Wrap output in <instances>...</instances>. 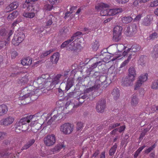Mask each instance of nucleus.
I'll use <instances>...</instances> for the list:
<instances>
[{
  "label": "nucleus",
  "instance_id": "f257e3e1",
  "mask_svg": "<svg viewBox=\"0 0 158 158\" xmlns=\"http://www.w3.org/2000/svg\"><path fill=\"white\" fill-rule=\"evenodd\" d=\"M81 32L80 31L74 34L70 39L62 43L60 46L61 49L66 48L67 50L77 54L81 48L80 43L83 40V38L81 37Z\"/></svg>",
  "mask_w": 158,
  "mask_h": 158
},
{
  "label": "nucleus",
  "instance_id": "f03ea898",
  "mask_svg": "<svg viewBox=\"0 0 158 158\" xmlns=\"http://www.w3.org/2000/svg\"><path fill=\"white\" fill-rule=\"evenodd\" d=\"M30 89V87H27L22 90L19 98V99L22 101L21 104H26L30 102L31 100V96L35 93L34 91L35 89H33L32 91Z\"/></svg>",
  "mask_w": 158,
  "mask_h": 158
},
{
  "label": "nucleus",
  "instance_id": "7ed1b4c3",
  "mask_svg": "<svg viewBox=\"0 0 158 158\" xmlns=\"http://www.w3.org/2000/svg\"><path fill=\"white\" fill-rule=\"evenodd\" d=\"M140 49V48L139 45H133L131 48H128L126 50H125L123 53L122 55H119L118 56H115L114 58L112 59V61H114L116 59H120L123 57L122 56H125L127 55L128 53L130 52H135L138 51Z\"/></svg>",
  "mask_w": 158,
  "mask_h": 158
},
{
  "label": "nucleus",
  "instance_id": "20e7f679",
  "mask_svg": "<svg viewBox=\"0 0 158 158\" xmlns=\"http://www.w3.org/2000/svg\"><path fill=\"white\" fill-rule=\"evenodd\" d=\"M148 77V74L147 73H144L140 75L135 82L134 89L137 90L139 89L142 84L147 80Z\"/></svg>",
  "mask_w": 158,
  "mask_h": 158
},
{
  "label": "nucleus",
  "instance_id": "39448f33",
  "mask_svg": "<svg viewBox=\"0 0 158 158\" xmlns=\"http://www.w3.org/2000/svg\"><path fill=\"white\" fill-rule=\"evenodd\" d=\"M60 131L65 135H69L71 133L73 129V126L71 123H65L60 127Z\"/></svg>",
  "mask_w": 158,
  "mask_h": 158
},
{
  "label": "nucleus",
  "instance_id": "423d86ee",
  "mask_svg": "<svg viewBox=\"0 0 158 158\" xmlns=\"http://www.w3.org/2000/svg\"><path fill=\"white\" fill-rule=\"evenodd\" d=\"M25 35L23 32L15 33L12 41V44L15 46H18L24 40Z\"/></svg>",
  "mask_w": 158,
  "mask_h": 158
},
{
  "label": "nucleus",
  "instance_id": "0eeeda50",
  "mask_svg": "<svg viewBox=\"0 0 158 158\" xmlns=\"http://www.w3.org/2000/svg\"><path fill=\"white\" fill-rule=\"evenodd\" d=\"M44 143L47 146L53 145L56 143V136L54 134L48 135L44 138Z\"/></svg>",
  "mask_w": 158,
  "mask_h": 158
},
{
  "label": "nucleus",
  "instance_id": "6e6552de",
  "mask_svg": "<svg viewBox=\"0 0 158 158\" xmlns=\"http://www.w3.org/2000/svg\"><path fill=\"white\" fill-rule=\"evenodd\" d=\"M73 80L72 79L69 78L66 83L65 82L61 83L59 86L60 89L62 90L63 91L66 92L73 86Z\"/></svg>",
  "mask_w": 158,
  "mask_h": 158
},
{
  "label": "nucleus",
  "instance_id": "1a4fd4ad",
  "mask_svg": "<svg viewBox=\"0 0 158 158\" xmlns=\"http://www.w3.org/2000/svg\"><path fill=\"white\" fill-rule=\"evenodd\" d=\"M34 84L35 86V87L37 88L35 90L36 92L37 89H42L48 85V83L40 77L35 80Z\"/></svg>",
  "mask_w": 158,
  "mask_h": 158
},
{
  "label": "nucleus",
  "instance_id": "9d476101",
  "mask_svg": "<svg viewBox=\"0 0 158 158\" xmlns=\"http://www.w3.org/2000/svg\"><path fill=\"white\" fill-rule=\"evenodd\" d=\"M153 19V16L152 15H148L142 19L141 24L142 25L149 26L151 25Z\"/></svg>",
  "mask_w": 158,
  "mask_h": 158
},
{
  "label": "nucleus",
  "instance_id": "9b49d317",
  "mask_svg": "<svg viewBox=\"0 0 158 158\" xmlns=\"http://www.w3.org/2000/svg\"><path fill=\"white\" fill-rule=\"evenodd\" d=\"M15 119L12 116H8L5 118H3L0 121V125L4 126H7L12 124L14 122Z\"/></svg>",
  "mask_w": 158,
  "mask_h": 158
},
{
  "label": "nucleus",
  "instance_id": "f8f14e48",
  "mask_svg": "<svg viewBox=\"0 0 158 158\" xmlns=\"http://www.w3.org/2000/svg\"><path fill=\"white\" fill-rule=\"evenodd\" d=\"M105 107L106 101L103 99L98 102L96 105V109L98 112L102 113L104 111Z\"/></svg>",
  "mask_w": 158,
  "mask_h": 158
},
{
  "label": "nucleus",
  "instance_id": "ddd939ff",
  "mask_svg": "<svg viewBox=\"0 0 158 158\" xmlns=\"http://www.w3.org/2000/svg\"><path fill=\"white\" fill-rule=\"evenodd\" d=\"M31 130L34 133L36 132L41 127L40 124L37 122L34 119L31 123Z\"/></svg>",
  "mask_w": 158,
  "mask_h": 158
},
{
  "label": "nucleus",
  "instance_id": "4468645a",
  "mask_svg": "<svg viewBox=\"0 0 158 158\" xmlns=\"http://www.w3.org/2000/svg\"><path fill=\"white\" fill-rule=\"evenodd\" d=\"M34 115H30L22 118L19 121L22 125L24 124H28V123L32 122V120L34 119Z\"/></svg>",
  "mask_w": 158,
  "mask_h": 158
},
{
  "label": "nucleus",
  "instance_id": "2eb2a0df",
  "mask_svg": "<svg viewBox=\"0 0 158 158\" xmlns=\"http://www.w3.org/2000/svg\"><path fill=\"white\" fill-rule=\"evenodd\" d=\"M62 76V75L60 74H58L54 76L53 78L52 79V82L51 83H49L50 85H56L60 82V79Z\"/></svg>",
  "mask_w": 158,
  "mask_h": 158
},
{
  "label": "nucleus",
  "instance_id": "dca6fc26",
  "mask_svg": "<svg viewBox=\"0 0 158 158\" xmlns=\"http://www.w3.org/2000/svg\"><path fill=\"white\" fill-rule=\"evenodd\" d=\"M19 6V3L17 2H13L6 7V12H10L17 8Z\"/></svg>",
  "mask_w": 158,
  "mask_h": 158
},
{
  "label": "nucleus",
  "instance_id": "f3484780",
  "mask_svg": "<svg viewBox=\"0 0 158 158\" xmlns=\"http://www.w3.org/2000/svg\"><path fill=\"white\" fill-rule=\"evenodd\" d=\"M122 11L123 10L121 8L108 9V15L113 16Z\"/></svg>",
  "mask_w": 158,
  "mask_h": 158
},
{
  "label": "nucleus",
  "instance_id": "a211bd4d",
  "mask_svg": "<svg viewBox=\"0 0 158 158\" xmlns=\"http://www.w3.org/2000/svg\"><path fill=\"white\" fill-rule=\"evenodd\" d=\"M101 87V85L99 84L95 83L94 85L91 87L86 89L84 91V93H86L98 90Z\"/></svg>",
  "mask_w": 158,
  "mask_h": 158
},
{
  "label": "nucleus",
  "instance_id": "6ab92c4d",
  "mask_svg": "<svg viewBox=\"0 0 158 158\" xmlns=\"http://www.w3.org/2000/svg\"><path fill=\"white\" fill-rule=\"evenodd\" d=\"M151 56L152 58L155 60L158 58V44H156L154 46Z\"/></svg>",
  "mask_w": 158,
  "mask_h": 158
},
{
  "label": "nucleus",
  "instance_id": "aec40b11",
  "mask_svg": "<svg viewBox=\"0 0 158 158\" xmlns=\"http://www.w3.org/2000/svg\"><path fill=\"white\" fill-rule=\"evenodd\" d=\"M135 79L129 78H125L123 79L122 84L123 86H128L131 85Z\"/></svg>",
  "mask_w": 158,
  "mask_h": 158
},
{
  "label": "nucleus",
  "instance_id": "412c9836",
  "mask_svg": "<svg viewBox=\"0 0 158 158\" xmlns=\"http://www.w3.org/2000/svg\"><path fill=\"white\" fill-rule=\"evenodd\" d=\"M110 6L109 4L101 2L96 6L95 9L98 11H100L101 10L103 9L108 8Z\"/></svg>",
  "mask_w": 158,
  "mask_h": 158
},
{
  "label": "nucleus",
  "instance_id": "4be33fe9",
  "mask_svg": "<svg viewBox=\"0 0 158 158\" xmlns=\"http://www.w3.org/2000/svg\"><path fill=\"white\" fill-rule=\"evenodd\" d=\"M59 53L58 52L54 53L51 57L50 60L53 64H56L59 60Z\"/></svg>",
  "mask_w": 158,
  "mask_h": 158
},
{
  "label": "nucleus",
  "instance_id": "5701e85b",
  "mask_svg": "<svg viewBox=\"0 0 158 158\" xmlns=\"http://www.w3.org/2000/svg\"><path fill=\"white\" fill-rule=\"evenodd\" d=\"M120 93L119 89L117 88L114 89L112 90L111 94L114 100H116L119 98Z\"/></svg>",
  "mask_w": 158,
  "mask_h": 158
},
{
  "label": "nucleus",
  "instance_id": "b1692460",
  "mask_svg": "<svg viewBox=\"0 0 158 158\" xmlns=\"http://www.w3.org/2000/svg\"><path fill=\"white\" fill-rule=\"evenodd\" d=\"M8 110L7 106L4 104L0 105V117L6 114Z\"/></svg>",
  "mask_w": 158,
  "mask_h": 158
},
{
  "label": "nucleus",
  "instance_id": "393cba45",
  "mask_svg": "<svg viewBox=\"0 0 158 158\" xmlns=\"http://www.w3.org/2000/svg\"><path fill=\"white\" fill-rule=\"evenodd\" d=\"M139 102V99L137 96L133 94L131 96V105L133 107L136 106Z\"/></svg>",
  "mask_w": 158,
  "mask_h": 158
},
{
  "label": "nucleus",
  "instance_id": "a878e982",
  "mask_svg": "<svg viewBox=\"0 0 158 158\" xmlns=\"http://www.w3.org/2000/svg\"><path fill=\"white\" fill-rule=\"evenodd\" d=\"M32 61V58L28 57L23 59L22 60L21 64L24 66H29L31 64Z\"/></svg>",
  "mask_w": 158,
  "mask_h": 158
},
{
  "label": "nucleus",
  "instance_id": "bb28decb",
  "mask_svg": "<svg viewBox=\"0 0 158 158\" xmlns=\"http://www.w3.org/2000/svg\"><path fill=\"white\" fill-rule=\"evenodd\" d=\"M128 33H130L131 35H133L136 32L137 30V26L135 24H132L131 26L128 27L127 30Z\"/></svg>",
  "mask_w": 158,
  "mask_h": 158
},
{
  "label": "nucleus",
  "instance_id": "cd10ccee",
  "mask_svg": "<svg viewBox=\"0 0 158 158\" xmlns=\"http://www.w3.org/2000/svg\"><path fill=\"white\" fill-rule=\"evenodd\" d=\"M128 77L129 78H132L135 79V78L136 75V71L135 68L132 67H131L129 70Z\"/></svg>",
  "mask_w": 158,
  "mask_h": 158
},
{
  "label": "nucleus",
  "instance_id": "c85d7f7f",
  "mask_svg": "<svg viewBox=\"0 0 158 158\" xmlns=\"http://www.w3.org/2000/svg\"><path fill=\"white\" fill-rule=\"evenodd\" d=\"M34 9H31V12H24L23 13V16L26 18H34L35 15V13L33 11Z\"/></svg>",
  "mask_w": 158,
  "mask_h": 158
},
{
  "label": "nucleus",
  "instance_id": "c756f323",
  "mask_svg": "<svg viewBox=\"0 0 158 158\" xmlns=\"http://www.w3.org/2000/svg\"><path fill=\"white\" fill-rule=\"evenodd\" d=\"M19 13L17 11H13L12 13L10 14L7 17V19L8 21L12 20L16 18L18 15Z\"/></svg>",
  "mask_w": 158,
  "mask_h": 158
},
{
  "label": "nucleus",
  "instance_id": "7c9ffc66",
  "mask_svg": "<svg viewBox=\"0 0 158 158\" xmlns=\"http://www.w3.org/2000/svg\"><path fill=\"white\" fill-rule=\"evenodd\" d=\"M65 147V146L63 143L59 144L52 149V151L54 153H56L59 151L62 148H64Z\"/></svg>",
  "mask_w": 158,
  "mask_h": 158
},
{
  "label": "nucleus",
  "instance_id": "2f4dec72",
  "mask_svg": "<svg viewBox=\"0 0 158 158\" xmlns=\"http://www.w3.org/2000/svg\"><path fill=\"white\" fill-rule=\"evenodd\" d=\"M39 77L47 83H50V81H51V77L50 75L48 73L43 74L40 77Z\"/></svg>",
  "mask_w": 158,
  "mask_h": 158
},
{
  "label": "nucleus",
  "instance_id": "473e14b6",
  "mask_svg": "<svg viewBox=\"0 0 158 158\" xmlns=\"http://www.w3.org/2000/svg\"><path fill=\"white\" fill-rule=\"evenodd\" d=\"M104 62V61L101 60L95 63H94L91 65V67L89 68V71H91L93 69L96 68L97 66L102 65Z\"/></svg>",
  "mask_w": 158,
  "mask_h": 158
},
{
  "label": "nucleus",
  "instance_id": "72a5a7b5",
  "mask_svg": "<svg viewBox=\"0 0 158 158\" xmlns=\"http://www.w3.org/2000/svg\"><path fill=\"white\" fill-rule=\"evenodd\" d=\"M121 19L123 23L126 24L130 23L133 20L132 18L130 16L123 17Z\"/></svg>",
  "mask_w": 158,
  "mask_h": 158
},
{
  "label": "nucleus",
  "instance_id": "f704fd0d",
  "mask_svg": "<svg viewBox=\"0 0 158 158\" xmlns=\"http://www.w3.org/2000/svg\"><path fill=\"white\" fill-rule=\"evenodd\" d=\"M53 0H49V2L50 4H46L44 6V8L47 10L50 11L53 7V5L54 4V2H52Z\"/></svg>",
  "mask_w": 158,
  "mask_h": 158
},
{
  "label": "nucleus",
  "instance_id": "c9c22d12",
  "mask_svg": "<svg viewBox=\"0 0 158 158\" xmlns=\"http://www.w3.org/2000/svg\"><path fill=\"white\" fill-rule=\"evenodd\" d=\"M122 33H113V39L115 41L118 42L120 39Z\"/></svg>",
  "mask_w": 158,
  "mask_h": 158
},
{
  "label": "nucleus",
  "instance_id": "e433bc0d",
  "mask_svg": "<svg viewBox=\"0 0 158 158\" xmlns=\"http://www.w3.org/2000/svg\"><path fill=\"white\" fill-rule=\"evenodd\" d=\"M107 77L105 76H101L99 78V80H96L95 83L100 84V82L101 83H105L106 82Z\"/></svg>",
  "mask_w": 158,
  "mask_h": 158
},
{
  "label": "nucleus",
  "instance_id": "4c0bfd02",
  "mask_svg": "<svg viewBox=\"0 0 158 158\" xmlns=\"http://www.w3.org/2000/svg\"><path fill=\"white\" fill-rule=\"evenodd\" d=\"M158 38V34L156 32H154L150 34L148 39V40H153Z\"/></svg>",
  "mask_w": 158,
  "mask_h": 158
},
{
  "label": "nucleus",
  "instance_id": "58836bf2",
  "mask_svg": "<svg viewBox=\"0 0 158 158\" xmlns=\"http://www.w3.org/2000/svg\"><path fill=\"white\" fill-rule=\"evenodd\" d=\"M117 145L116 143L114 144L111 148L109 152V155L110 156H112L114 155L117 148Z\"/></svg>",
  "mask_w": 158,
  "mask_h": 158
},
{
  "label": "nucleus",
  "instance_id": "ea45409f",
  "mask_svg": "<svg viewBox=\"0 0 158 158\" xmlns=\"http://www.w3.org/2000/svg\"><path fill=\"white\" fill-rule=\"evenodd\" d=\"M151 89H158V79L153 81L150 86Z\"/></svg>",
  "mask_w": 158,
  "mask_h": 158
},
{
  "label": "nucleus",
  "instance_id": "a19ab883",
  "mask_svg": "<svg viewBox=\"0 0 158 158\" xmlns=\"http://www.w3.org/2000/svg\"><path fill=\"white\" fill-rule=\"evenodd\" d=\"M127 48V46L122 44H118L117 47L118 51L120 52H122L124 50Z\"/></svg>",
  "mask_w": 158,
  "mask_h": 158
},
{
  "label": "nucleus",
  "instance_id": "79ce46f5",
  "mask_svg": "<svg viewBox=\"0 0 158 158\" xmlns=\"http://www.w3.org/2000/svg\"><path fill=\"white\" fill-rule=\"evenodd\" d=\"M54 51V49H51L48 51H46L45 52H43L40 55V57L41 58H44L49 55L51 52Z\"/></svg>",
  "mask_w": 158,
  "mask_h": 158
},
{
  "label": "nucleus",
  "instance_id": "37998d69",
  "mask_svg": "<svg viewBox=\"0 0 158 158\" xmlns=\"http://www.w3.org/2000/svg\"><path fill=\"white\" fill-rule=\"evenodd\" d=\"M140 0H135L132 3V6L134 7H139V6H141L142 3L140 2Z\"/></svg>",
  "mask_w": 158,
  "mask_h": 158
},
{
  "label": "nucleus",
  "instance_id": "c03bdc74",
  "mask_svg": "<svg viewBox=\"0 0 158 158\" xmlns=\"http://www.w3.org/2000/svg\"><path fill=\"white\" fill-rule=\"evenodd\" d=\"M28 81V76L27 75L23 77L20 79V82L22 84L27 83Z\"/></svg>",
  "mask_w": 158,
  "mask_h": 158
},
{
  "label": "nucleus",
  "instance_id": "a18cd8bd",
  "mask_svg": "<svg viewBox=\"0 0 158 158\" xmlns=\"http://www.w3.org/2000/svg\"><path fill=\"white\" fill-rule=\"evenodd\" d=\"M122 27L117 26L114 27L113 29V32H116V33H122Z\"/></svg>",
  "mask_w": 158,
  "mask_h": 158
},
{
  "label": "nucleus",
  "instance_id": "49530a36",
  "mask_svg": "<svg viewBox=\"0 0 158 158\" xmlns=\"http://www.w3.org/2000/svg\"><path fill=\"white\" fill-rule=\"evenodd\" d=\"M99 47V44L98 42L96 41L93 44L92 48L94 51H96Z\"/></svg>",
  "mask_w": 158,
  "mask_h": 158
},
{
  "label": "nucleus",
  "instance_id": "de8ad7c7",
  "mask_svg": "<svg viewBox=\"0 0 158 158\" xmlns=\"http://www.w3.org/2000/svg\"><path fill=\"white\" fill-rule=\"evenodd\" d=\"M10 53L12 59H14L18 55L17 52L15 51L14 49H12L10 50Z\"/></svg>",
  "mask_w": 158,
  "mask_h": 158
},
{
  "label": "nucleus",
  "instance_id": "09e8293b",
  "mask_svg": "<svg viewBox=\"0 0 158 158\" xmlns=\"http://www.w3.org/2000/svg\"><path fill=\"white\" fill-rule=\"evenodd\" d=\"M144 56L143 55L141 56L139 60H138V62L139 65L142 66H143L145 64V61L144 60Z\"/></svg>",
  "mask_w": 158,
  "mask_h": 158
},
{
  "label": "nucleus",
  "instance_id": "8fccbe9b",
  "mask_svg": "<svg viewBox=\"0 0 158 158\" xmlns=\"http://www.w3.org/2000/svg\"><path fill=\"white\" fill-rule=\"evenodd\" d=\"M108 9H104L100 11V14L101 16L108 15Z\"/></svg>",
  "mask_w": 158,
  "mask_h": 158
},
{
  "label": "nucleus",
  "instance_id": "3c124183",
  "mask_svg": "<svg viewBox=\"0 0 158 158\" xmlns=\"http://www.w3.org/2000/svg\"><path fill=\"white\" fill-rule=\"evenodd\" d=\"M7 32V31L4 29H2L0 31V35L3 36L4 38H6L7 37L6 35Z\"/></svg>",
  "mask_w": 158,
  "mask_h": 158
},
{
  "label": "nucleus",
  "instance_id": "603ef678",
  "mask_svg": "<svg viewBox=\"0 0 158 158\" xmlns=\"http://www.w3.org/2000/svg\"><path fill=\"white\" fill-rule=\"evenodd\" d=\"M158 6V0H154L151 2L149 6L151 7H154Z\"/></svg>",
  "mask_w": 158,
  "mask_h": 158
},
{
  "label": "nucleus",
  "instance_id": "864d4df0",
  "mask_svg": "<svg viewBox=\"0 0 158 158\" xmlns=\"http://www.w3.org/2000/svg\"><path fill=\"white\" fill-rule=\"evenodd\" d=\"M142 17V13H139L136 16V17L133 19V21L135 22H139Z\"/></svg>",
  "mask_w": 158,
  "mask_h": 158
},
{
  "label": "nucleus",
  "instance_id": "5fc2aeb1",
  "mask_svg": "<svg viewBox=\"0 0 158 158\" xmlns=\"http://www.w3.org/2000/svg\"><path fill=\"white\" fill-rule=\"evenodd\" d=\"M130 0H115L116 2L119 4H124L129 2Z\"/></svg>",
  "mask_w": 158,
  "mask_h": 158
},
{
  "label": "nucleus",
  "instance_id": "6e6d98bb",
  "mask_svg": "<svg viewBox=\"0 0 158 158\" xmlns=\"http://www.w3.org/2000/svg\"><path fill=\"white\" fill-rule=\"evenodd\" d=\"M87 97V96L85 94L84 95L82 96L81 97H80L78 98V100L79 101L80 104H81L83 102H84V99L86 98Z\"/></svg>",
  "mask_w": 158,
  "mask_h": 158
},
{
  "label": "nucleus",
  "instance_id": "4d7b16f0",
  "mask_svg": "<svg viewBox=\"0 0 158 158\" xmlns=\"http://www.w3.org/2000/svg\"><path fill=\"white\" fill-rule=\"evenodd\" d=\"M120 124L119 123H114L113 124H111V125L109 126V130H110L116 127L119 126Z\"/></svg>",
  "mask_w": 158,
  "mask_h": 158
},
{
  "label": "nucleus",
  "instance_id": "13d9d810",
  "mask_svg": "<svg viewBox=\"0 0 158 158\" xmlns=\"http://www.w3.org/2000/svg\"><path fill=\"white\" fill-rule=\"evenodd\" d=\"M83 127V123L81 122H78L77 124V131L81 130Z\"/></svg>",
  "mask_w": 158,
  "mask_h": 158
},
{
  "label": "nucleus",
  "instance_id": "bf43d9fd",
  "mask_svg": "<svg viewBox=\"0 0 158 158\" xmlns=\"http://www.w3.org/2000/svg\"><path fill=\"white\" fill-rule=\"evenodd\" d=\"M22 126V125H21V124L20 123L19 121L16 122L15 125V127L16 130L18 129L19 130H21Z\"/></svg>",
  "mask_w": 158,
  "mask_h": 158
},
{
  "label": "nucleus",
  "instance_id": "052dcab7",
  "mask_svg": "<svg viewBox=\"0 0 158 158\" xmlns=\"http://www.w3.org/2000/svg\"><path fill=\"white\" fill-rule=\"evenodd\" d=\"M156 146V145L154 144L153 145H152L151 147L147 149H146L145 150V152L146 153H149L151 151H152L153 149H154Z\"/></svg>",
  "mask_w": 158,
  "mask_h": 158
},
{
  "label": "nucleus",
  "instance_id": "680f3d73",
  "mask_svg": "<svg viewBox=\"0 0 158 158\" xmlns=\"http://www.w3.org/2000/svg\"><path fill=\"white\" fill-rule=\"evenodd\" d=\"M28 124H24L22 125L21 130L22 131H25L28 129Z\"/></svg>",
  "mask_w": 158,
  "mask_h": 158
},
{
  "label": "nucleus",
  "instance_id": "e2e57ef3",
  "mask_svg": "<svg viewBox=\"0 0 158 158\" xmlns=\"http://www.w3.org/2000/svg\"><path fill=\"white\" fill-rule=\"evenodd\" d=\"M7 44V42L5 40L0 41V50L6 45Z\"/></svg>",
  "mask_w": 158,
  "mask_h": 158
},
{
  "label": "nucleus",
  "instance_id": "0e129e2a",
  "mask_svg": "<svg viewBox=\"0 0 158 158\" xmlns=\"http://www.w3.org/2000/svg\"><path fill=\"white\" fill-rule=\"evenodd\" d=\"M129 62L127 60H125L121 64L120 68H123L125 67Z\"/></svg>",
  "mask_w": 158,
  "mask_h": 158
},
{
  "label": "nucleus",
  "instance_id": "69168bd1",
  "mask_svg": "<svg viewBox=\"0 0 158 158\" xmlns=\"http://www.w3.org/2000/svg\"><path fill=\"white\" fill-rule=\"evenodd\" d=\"M35 141V140L34 139H32L29 140L27 143L31 147L34 143Z\"/></svg>",
  "mask_w": 158,
  "mask_h": 158
},
{
  "label": "nucleus",
  "instance_id": "338daca9",
  "mask_svg": "<svg viewBox=\"0 0 158 158\" xmlns=\"http://www.w3.org/2000/svg\"><path fill=\"white\" fill-rule=\"evenodd\" d=\"M30 146L27 143L25 144L21 148V150L22 151L24 150H26L30 148Z\"/></svg>",
  "mask_w": 158,
  "mask_h": 158
},
{
  "label": "nucleus",
  "instance_id": "774afa93",
  "mask_svg": "<svg viewBox=\"0 0 158 158\" xmlns=\"http://www.w3.org/2000/svg\"><path fill=\"white\" fill-rule=\"evenodd\" d=\"M58 115L57 114H55L53 115V116L52 117L51 119H50L49 121L48 122V123H49V122L51 121H53L54 120H55L57 117Z\"/></svg>",
  "mask_w": 158,
  "mask_h": 158
}]
</instances>
